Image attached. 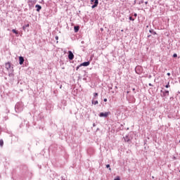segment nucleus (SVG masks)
<instances>
[{"label":"nucleus","mask_w":180,"mask_h":180,"mask_svg":"<svg viewBox=\"0 0 180 180\" xmlns=\"http://www.w3.org/2000/svg\"><path fill=\"white\" fill-rule=\"evenodd\" d=\"M5 68L7 71H9V70H11V71L13 72V66H12V64L10 62L6 63Z\"/></svg>","instance_id":"obj_1"},{"label":"nucleus","mask_w":180,"mask_h":180,"mask_svg":"<svg viewBox=\"0 0 180 180\" xmlns=\"http://www.w3.org/2000/svg\"><path fill=\"white\" fill-rule=\"evenodd\" d=\"M15 110L17 113H19V112H22V105H20V103H17L15 106Z\"/></svg>","instance_id":"obj_2"},{"label":"nucleus","mask_w":180,"mask_h":180,"mask_svg":"<svg viewBox=\"0 0 180 180\" xmlns=\"http://www.w3.org/2000/svg\"><path fill=\"white\" fill-rule=\"evenodd\" d=\"M91 3L94 4V5L91 6L92 9L96 8V6H98V4H99V1L98 0H91Z\"/></svg>","instance_id":"obj_3"},{"label":"nucleus","mask_w":180,"mask_h":180,"mask_svg":"<svg viewBox=\"0 0 180 180\" xmlns=\"http://www.w3.org/2000/svg\"><path fill=\"white\" fill-rule=\"evenodd\" d=\"M109 112H101L98 116L100 117H108V116H109Z\"/></svg>","instance_id":"obj_4"},{"label":"nucleus","mask_w":180,"mask_h":180,"mask_svg":"<svg viewBox=\"0 0 180 180\" xmlns=\"http://www.w3.org/2000/svg\"><path fill=\"white\" fill-rule=\"evenodd\" d=\"M160 92H162V96H163V97L169 96V91L168 90H165V91L161 90Z\"/></svg>","instance_id":"obj_5"},{"label":"nucleus","mask_w":180,"mask_h":180,"mask_svg":"<svg viewBox=\"0 0 180 180\" xmlns=\"http://www.w3.org/2000/svg\"><path fill=\"white\" fill-rule=\"evenodd\" d=\"M69 60H74V53H72V51H68V56Z\"/></svg>","instance_id":"obj_6"},{"label":"nucleus","mask_w":180,"mask_h":180,"mask_svg":"<svg viewBox=\"0 0 180 180\" xmlns=\"http://www.w3.org/2000/svg\"><path fill=\"white\" fill-rule=\"evenodd\" d=\"M91 63L89 61L84 62L79 65V67H88Z\"/></svg>","instance_id":"obj_7"},{"label":"nucleus","mask_w":180,"mask_h":180,"mask_svg":"<svg viewBox=\"0 0 180 180\" xmlns=\"http://www.w3.org/2000/svg\"><path fill=\"white\" fill-rule=\"evenodd\" d=\"M25 63V58L23 56H20L19 57V64L20 65H22Z\"/></svg>","instance_id":"obj_8"},{"label":"nucleus","mask_w":180,"mask_h":180,"mask_svg":"<svg viewBox=\"0 0 180 180\" xmlns=\"http://www.w3.org/2000/svg\"><path fill=\"white\" fill-rule=\"evenodd\" d=\"M124 141H126V143H130V141H131V139H130V136H124Z\"/></svg>","instance_id":"obj_9"},{"label":"nucleus","mask_w":180,"mask_h":180,"mask_svg":"<svg viewBox=\"0 0 180 180\" xmlns=\"http://www.w3.org/2000/svg\"><path fill=\"white\" fill-rule=\"evenodd\" d=\"M35 8H37V12H40L41 9V6L37 4L35 6Z\"/></svg>","instance_id":"obj_10"},{"label":"nucleus","mask_w":180,"mask_h":180,"mask_svg":"<svg viewBox=\"0 0 180 180\" xmlns=\"http://www.w3.org/2000/svg\"><path fill=\"white\" fill-rule=\"evenodd\" d=\"M27 1L30 4H31V5H34V4L37 2V0H27Z\"/></svg>","instance_id":"obj_11"},{"label":"nucleus","mask_w":180,"mask_h":180,"mask_svg":"<svg viewBox=\"0 0 180 180\" xmlns=\"http://www.w3.org/2000/svg\"><path fill=\"white\" fill-rule=\"evenodd\" d=\"M150 33H151V34H153V36H155V34H157V32H155V31H154V30L150 29L149 30Z\"/></svg>","instance_id":"obj_12"},{"label":"nucleus","mask_w":180,"mask_h":180,"mask_svg":"<svg viewBox=\"0 0 180 180\" xmlns=\"http://www.w3.org/2000/svg\"><path fill=\"white\" fill-rule=\"evenodd\" d=\"M74 30L75 33H77V32L79 30V26H75L74 27Z\"/></svg>","instance_id":"obj_13"},{"label":"nucleus","mask_w":180,"mask_h":180,"mask_svg":"<svg viewBox=\"0 0 180 180\" xmlns=\"http://www.w3.org/2000/svg\"><path fill=\"white\" fill-rule=\"evenodd\" d=\"M0 147H4V140H0Z\"/></svg>","instance_id":"obj_14"},{"label":"nucleus","mask_w":180,"mask_h":180,"mask_svg":"<svg viewBox=\"0 0 180 180\" xmlns=\"http://www.w3.org/2000/svg\"><path fill=\"white\" fill-rule=\"evenodd\" d=\"M8 77H15V75H13V72L11 71V73H8Z\"/></svg>","instance_id":"obj_15"},{"label":"nucleus","mask_w":180,"mask_h":180,"mask_svg":"<svg viewBox=\"0 0 180 180\" xmlns=\"http://www.w3.org/2000/svg\"><path fill=\"white\" fill-rule=\"evenodd\" d=\"M26 27H29V24H27L22 27L23 30H26Z\"/></svg>","instance_id":"obj_16"},{"label":"nucleus","mask_w":180,"mask_h":180,"mask_svg":"<svg viewBox=\"0 0 180 180\" xmlns=\"http://www.w3.org/2000/svg\"><path fill=\"white\" fill-rule=\"evenodd\" d=\"M13 33H15V34H18V31L15 29L12 30Z\"/></svg>","instance_id":"obj_17"},{"label":"nucleus","mask_w":180,"mask_h":180,"mask_svg":"<svg viewBox=\"0 0 180 180\" xmlns=\"http://www.w3.org/2000/svg\"><path fill=\"white\" fill-rule=\"evenodd\" d=\"M92 103H94V105H98V101H94V100H92Z\"/></svg>","instance_id":"obj_18"},{"label":"nucleus","mask_w":180,"mask_h":180,"mask_svg":"<svg viewBox=\"0 0 180 180\" xmlns=\"http://www.w3.org/2000/svg\"><path fill=\"white\" fill-rule=\"evenodd\" d=\"M129 20L134 21V18H133L131 16L129 17Z\"/></svg>","instance_id":"obj_19"},{"label":"nucleus","mask_w":180,"mask_h":180,"mask_svg":"<svg viewBox=\"0 0 180 180\" xmlns=\"http://www.w3.org/2000/svg\"><path fill=\"white\" fill-rule=\"evenodd\" d=\"M173 57L175 58L178 57V55L176 53H174Z\"/></svg>","instance_id":"obj_20"},{"label":"nucleus","mask_w":180,"mask_h":180,"mask_svg":"<svg viewBox=\"0 0 180 180\" xmlns=\"http://www.w3.org/2000/svg\"><path fill=\"white\" fill-rule=\"evenodd\" d=\"M98 93H94V98H96V96H98Z\"/></svg>","instance_id":"obj_21"},{"label":"nucleus","mask_w":180,"mask_h":180,"mask_svg":"<svg viewBox=\"0 0 180 180\" xmlns=\"http://www.w3.org/2000/svg\"><path fill=\"white\" fill-rule=\"evenodd\" d=\"M165 88H169V82L165 86Z\"/></svg>","instance_id":"obj_22"},{"label":"nucleus","mask_w":180,"mask_h":180,"mask_svg":"<svg viewBox=\"0 0 180 180\" xmlns=\"http://www.w3.org/2000/svg\"><path fill=\"white\" fill-rule=\"evenodd\" d=\"M132 91H133L134 94H136V89L135 88H133Z\"/></svg>","instance_id":"obj_23"},{"label":"nucleus","mask_w":180,"mask_h":180,"mask_svg":"<svg viewBox=\"0 0 180 180\" xmlns=\"http://www.w3.org/2000/svg\"><path fill=\"white\" fill-rule=\"evenodd\" d=\"M114 180H120V177L117 176Z\"/></svg>","instance_id":"obj_24"},{"label":"nucleus","mask_w":180,"mask_h":180,"mask_svg":"<svg viewBox=\"0 0 180 180\" xmlns=\"http://www.w3.org/2000/svg\"><path fill=\"white\" fill-rule=\"evenodd\" d=\"M79 67H81V66L79 65V66H77V67L76 68V70H77V71H78V70H79Z\"/></svg>","instance_id":"obj_25"},{"label":"nucleus","mask_w":180,"mask_h":180,"mask_svg":"<svg viewBox=\"0 0 180 180\" xmlns=\"http://www.w3.org/2000/svg\"><path fill=\"white\" fill-rule=\"evenodd\" d=\"M106 168H110V165H106Z\"/></svg>","instance_id":"obj_26"},{"label":"nucleus","mask_w":180,"mask_h":180,"mask_svg":"<svg viewBox=\"0 0 180 180\" xmlns=\"http://www.w3.org/2000/svg\"><path fill=\"white\" fill-rule=\"evenodd\" d=\"M144 3V1L143 0H141L140 2H139V4H143Z\"/></svg>","instance_id":"obj_27"},{"label":"nucleus","mask_w":180,"mask_h":180,"mask_svg":"<svg viewBox=\"0 0 180 180\" xmlns=\"http://www.w3.org/2000/svg\"><path fill=\"white\" fill-rule=\"evenodd\" d=\"M167 75L168 77H171V73L168 72V73L167 74Z\"/></svg>","instance_id":"obj_28"},{"label":"nucleus","mask_w":180,"mask_h":180,"mask_svg":"<svg viewBox=\"0 0 180 180\" xmlns=\"http://www.w3.org/2000/svg\"><path fill=\"white\" fill-rule=\"evenodd\" d=\"M55 39H56V40H58V36H56V37H55Z\"/></svg>","instance_id":"obj_29"},{"label":"nucleus","mask_w":180,"mask_h":180,"mask_svg":"<svg viewBox=\"0 0 180 180\" xmlns=\"http://www.w3.org/2000/svg\"><path fill=\"white\" fill-rule=\"evenodd\" d=\"M104 102H108V98H104Z\"/></svg>","instance_id":"obj_30"},{"label":"nucleus","mask_w":180,"mask_h":180,"mask_svg":"<svg viewBox=\"0 0 180 180\" xmlns=\"http://www.w3.org/2000/svg\"><path fill=\"white\" fill-rule=\"evenodd\" d=\"M96 124L95 123L93 124V127H95Z\"/></svg>","instance_id":"obj_31"},{"label":"nucleus","mask_w":180,"mask_h":180,"mask_svg":"<svg viewBox=\"0 0 180 180\" xmlns=\"http://www.w3.org/2000/svg\"><path fill=\"white\" fill-rule=\"evenodd\" d=\"M61 180H67V179H64V177L62 176Z\"/></svg>","instance_id":"obj_32"},{"label":"nucleus","mask_w":180,"mask_h":180,"mask_svg":"<svg viewBox=\"0 0 180 180\" xmlns=\"http://www.w3.org/2000/svg\"><path fill=\"white\" fill-rule=\"evenodd\" d=\"M134 16H135V18L137 16V13H134Z\"/></svg>","instance_id":"obj_33"},{"label":"nucleus","mask_w":180,"mask_h":180,"mask_svg":"<svg viewBox=\"0 0 180 180\" xmlns=\"http://www.w3.org/2000/svg\"><path fill=\"white\" fill-rule=\"evenodd\" d=\"M149 86H153V84L151 83H149Z\"/></svg>","instance_id":"obj_34"},{"label":"nucleus","mask_w":180,"mask_h":180,"mask_svg":"<svg viewBox=\"0 0 180 180\" xmlns=\"http://www.w3.org/2000/svg\"><path fill=\"white\" fill-rule=\"evenodd\" d=\"M145 4H146V5H147V4H148V1H146Z\"/></svg>","instance_id":"obj_35"},{"label":"nucleus","mask_w":180,"mask_h":180,"mask_svg":"<svg viewBox=\"0 0 180 180\" xmlns=\"http://www.w3.org/2000/svg\"><path fill=\"white\" fill-rule=\"evenodd\" d=\"M150 37H151V35H148V38H150Z\"/></svg>","instance_id":"obj_36"},{"label":"nucleus","mask_w":180,"mask_h":180,"mask_svg":"<svg viewBox=\"0 0 180 180\" xmlns=\"http://www.w3.org/2000/svg\"><path fill=\"white\" fill-rule=\"evenodd\" d=\"M137 68H140V67H136V70H137Z\"/></svg>","instance_id":"obj_37"},{"label":"nucleus","mask_w":180,"mask_h":180,"mask_svg":"<svg viewBox=\"0 0 180 180\" xmlns=\"http://www.w3.org/2000/svg\"><path fill=\"white\" fill-rule=\"evenodd\" d=\"M101 30H103V28H101Z\"/></svg>","instance_id":"obj_38"},{"label":"nucleus","mask_w":180,"mask_h":180,"mask_svg":"<svg viewBox=\"0 0 180 180\" xmlns=\"http://www.w3.org/2000/svg\"><path fill=\"white\" fill-rule=\"evenodd\" d=\"M129 91H127V94H129Z\"/></svg>","instance_id":"obj_39"},{"label":"nucleus","mask_w":180,"mask_h":180,"mask_svg":"<svg viewBox=\"0 0 180 180\" xmlns=\"http://www.w3.org/2000/svg\"><path fill=\"white\" fill-rule=\"evenodd\" d=\"M179 143H180V140H179Z\"/></svg>","instance_id":"obj_40"},{"label":"nucleus","mask_w":180,"mask_h":180,"mask_svg":"<svg viewBox=\"0 0 180 180\" xmlns=\"http://www.w3.org/2000/svg\"><path fill=\"white\" fill-rule=\"evenodd\" d=\"M109 169H110V171L111 169L110 168Z\"/></svg>","instance_id":"obj_41"}]
</instances>
